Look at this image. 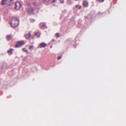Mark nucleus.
Listing matches in <instances>:
<instances>
[{
	"label": "nucleus",
	"mask_w": 126,
	"mask_h": 126,
	"mask_svg": "<svg viewBox=\"0 0 126 126\" xmlns=\"http://www.w3.org/2000/svg\"><path fill=\"white\" fill-rule=\"evenodd\" d=\"M10 24L12 27L15 28L18 25L19 20L16 17H13L11 19Z\"/></svg>",
	"instance_id": "obj_1"
},
{
	"label": "nucleus",
	"mask_w": 126,
	"mask_h": 126,
	"mask_svg": "<svg viewBox=\"0 0 126 126\" xmlns=\"http://www.w3.org/2000/svg\"><path fill=\"white\" fill-rule=\"evenodd\" d=\"M7 64L4 62H0V69L1 70H5L7 69Z\"/></svg>",
	"instance_id": "obj_2"
},
{
	"label": "nucleus",
	"mask_w": 126,
	"mask_h": 126,
	"mask_svg": "<svg viewBox=\"0 0 126 126\" xmlns=\"http://www.w3.org/2000/svg\"><path fill=\"white\" fill-rule=\"evenodd\" d=\"M26 12L29 15H34L35 14L34 13L35 9L34 8L32 7L27 8H26Z\"/></svg>",
	"instance_id": "obj_3"
},
{
	"label": "nucleus",
	"mask_w": 126,
	"mask_h": 126,
	"mask_svg": "<svg viewBox=\"0 0 126 126\" xmlns=\"http://www.w3.org/2000/svg\"><path fill=\"white\" fill-rule=\"evenodd\" d=\"M25 43L23 40H21V41H18L17 42L16 44L15 45V47L16 48H18L21 47L23 45L25 44Z\"/></svg>",
	"instance_id": "obj_4"
},
{
	"label": "nucleus",
	"mask_w": 126,
	"mask_h": 126,
	"mask_svg": "<svg viewBox=\"0 0 126 126\" xmlns=\"http://www.w3.org/2000/svg\"><path fill=\"white\" fill-rule=\"evenodd\" d=\"M15 10H19L22 6V4L19 1L15 3Z\"/></svg>",
	"instance_id": "obj_5"
},
{
	"label": "nucleus",
	"mask_w": 126,
	"mask_h": 126,
	"mask_svg": "<svg viewBox=\"0 0 126 126\" xmlns=\"http://www.w3.org/2000/svg\"><path fill=\"white\" fill-rule=\"evenodd\" d=\"M32 4L36 8H37L39 9H40L42 7V5L41 4L36 2L33 3Z\"/></svg>",
	"instance_id": "obj_6"
},
{
	"label": "nucleus",
	"mask_w": 126,
	"mask_h": 126,
	"mask_svg": "<svg viewBox=\"0 0 126 126\" xmlns=\"http://www.w3.org/2000/svg\"><path fill=\"white\" fill-rule=\"evenodd\" d=\"M40 28L41 29H46L47 28L46 25V23L42 22L40 23L39 25Z\"/></svg>",
	"instance_id": "obj_7"
},
{
	"label": "nucleus",
	"mask_w": 126,
	"mask_h": 126,
	"mask_svg": "<svg viewBox=\"0 0 126 126\" xmlns=\"http://www.w3.org/2000/svg\"><path fill=\"white\" fill-rule=\"evenodd\" d=\"M40 48H44L47 46V44L45 42H42L39 45Z\"/></svg>",
	"instance_id": "obj_8"
},
{
	"label": "nucleus",
	"mask_w": 126,
	"mask_h": 126,
	"mask_svg": "<svg viewBox=\"0 0 126 126\" xmlns=\"http://www.w3.org/2000/svg\"><path fill=\"white\" fill-rule=\"evenodd\" d=\"M13 48H10L8 50L7 52L8 53H9V55H11L13 54Z\"/></svg>",
	"instance_id": "obj_9"
},
{
	"label": "nucleus",
	"mask_w": 126,
	"mask_h": 126,
	"mask_svg": "<svg viewBox=\"0 0 126 126\" xmlns=\"http://www.w3.org/2000/svg\"><path fill=\"white\" fill-rule=\"evenodd\" d=\"M12 36L10 34H8L6 35V38L8 41H9L12 38Z\"/></svg>",
	"instance_id": "obj_10"
},
{
	"label": "nucleus",
	"mask_w": 126,
	"mask_h": 126,
	"mask_svg": "<svg viewBox=\"0 0 126 126\" xmlns=\"http://www.w3.org/2000/svg\"><path fill=\"white\" fill-rule=\"evenodd\" d=\"M10 1H9L8 2H7L6 3H5V5L7 6H9L12 4V2L13 0H10Z\"/></svg>",
	"instance_id": "obj_11"
},
{
	"label": "nucleus",
	"mask_w": 126,
	"mask_h": 126,
	"mask_svg": "<svg viewBox=\"0 0 126 126\" xmlns=\"http://www.w3.org/2000/svg\"><path fill=\"white\" fill-rule=\"evenodd\" d=\"M7 0H2L1 2V4L3 5H4V4H5V3H6Z\"/></svg>",
	"instance_id": "obj_12"
},
{
	"label": "nucleus",
	"mask_w": 126,
	"mask_h": 126,
	"mask_svg": "<svg viewBox=\"0 0 126 126\" xmlns=\"http://www.w3.org/2000/svg\"><path fill=\"white\" fill-rule=\"evenodd\" d=\"M31 35V34L30 33H29L27 34L26 36V39H29Z\"/></svg>",
	"instance_id": "obj_13"
},
{
	"label": "nucleus",
	"mask_w": 126,
	"mask_h": 126,
	"mask_svg": "<svg viewBox=\"0 0 126 126\" xmlns=\"http://www.w3.org/2000/svg\"><path fill=\"white\" fill-rule=\"evenodd\" d=\"M83 5L85 7H87L88 5V4L87 2L86 1H84L83 3Z\"/></svg>",
	"instance_id": "obj_14"
},
{
	"label": "nucleus",
	"mask_w": 126,
	"mask_h": 126,
	"mask_svg": "<svg viewBox=\"0 0 126 126\" xmlns=\"http://www.w3.org/2000/svg\"><path fill=\"white\" fill-rule=\"evenodd\" d=\"M38 33V32H36L34 34V36H35L37 35V38L40 37V34L39 35H37V34Z\"/></svg>",
	"instance_id": "obj_15"
},
{
	"label": "nucleus",
	"mask_w": 126,
	"mask_h": 126,
	"mask_svg": "<svg viewBox=\"0 0 126 126\" xmlns=\"http://www.w3.org/2000/svg\"><path fill=\"white\" fill-rule=\"evenodd\" d=\"M22 50L23 51L27 52L28 51V50L27 49H26V48H23L22 49Z\"/></svg>",
	"instance_id": "obj_16"
},
{
	"label": "nucleus",
	"mask_w": 126,
	"mask_h": 126,
	"mask_svg": "<svg viewBox=\"0 0 126 126\" xmlns=\"http://www.w3.org/2000/svg\"><path fill=\"white\" fill-rule=\"evenodd\" d=\"M56 36L57 37H60V34L59 33H57L56 34Z\"/></svg>",
	"instance_id": "obj_17"
},
{
	"label": "nucleus",
	"mask_w": 126,
	"mask_h": 126,
	"mask_svg": "<svg viewBox=\"0 0 126 126\" xmlns=\"http://www.w3.org/2000/svg\"><path fill=\"white\" fill-rule=\"evenodd\" d=\"M33 47V46H29V49H31Z\"/></svg>",
	"instance_id": "obj_18"
},
{
	"label": "nucleus",
	"mask_w": 126,
	"mask_h": 126,
	"mask_svg": "<svg viewBox=\"0 0 126 126\" xmlns=\"http://www.w3.org/2000/svg\"><path fill=\"white\" fill-rule=\"evenodd\" d=\"M27 5L28 6H31V4L30 3V2H28L27 3Z\"/></svg>",
	"instance_id": "obj_19"
},
{
	"label": "nucleus",
	"mask_w": 126,
	"mask_h": 126,
	"mask_svg": "<svg viewBox=\"0 0 126 126\" xmlns=\"http://www.w3.org/2000/svg\"><path fill=\"white\" fill-rule=\"evenodd\" d=\"M62 56L58 57V59L59 60V59H60L62 58Z\"/></svg>",
	"instance_id": "obj_20"
},
{
	"label": "nucleus",
	"mask_w": 126,
	"mask_h": 126,
	"mask_svg": "<svg viewBox=\"0 0 126 126\" xmlns=\"http://www.w3.org/2000/svg\"><path fill=\"white\" fill-rule=\"evenodd\" d=\"M43 2L44 3H45V2H47V0H43Z\"/></svg>",
	"instance_id": "obj_21"
},
{
	"label": "nucleus",
	"mask_w": 126,
	"mask_h": 126,
	"mask_svg": "<svg viewBox=\"0 0 126 126\" xmlns=\"http://www.w3.org/2000/svg\"><path fill=\"white\" fill-rule=\"evenodd\" d=\"M64 1L63 0H62V1H60V3H64Z\"/></svg>",
	"instance_id": "obj_22"
},
{
	"label": "nucleus",
	"mask_w": 126,
	"mask_h": 126,
	"mask_svg": "<svg viewBox=\"0 0 126 126\" xmlns=\"http://www.w3.org/2000/svg\"><path fill=\"white\" fill-rule=\"evenodd\" d=\"M57 0H53V1H52V2L53 3H54V2H56V1Z\"/></svg>",
	"instance_id": "obj_23"
},
{
	"label": "nucleus",
	"mask_w": 126,
	"mask_h": 126,
	"mask_svg": "<svg viewBox=\"0 0 126 126\" xmlns=\"http://www.w3.org/2000/svg\"><path fill=\"white\" fill-rule=\"evenodd\" d=\"M32 38L33 39L34 38V36H32Z\"/></svg>",
	"instance_id": "obj_24"
},
{
	"label": "nucleus",
	"mask_w": 126,
	"mask_h": 126,
	"mask_svg": "<svg viewBox=\"0 0 126 126\" xmlns=\"http://www.w3.org/2000/svg\"><path fill=\"white\" fill-rule=\"evenodd\" d=\"M78 5H76V7H78Z\"/></svg>",
	"instance_id": "obj_25"
},
{
	"label": "nucleus",
	"mask_w": 126,
	"mask_h": 126,
	"mask_svg": "<svg viewBox=\"0 0 126 126\" xmlns=\"http://www.w3.org/2000/svg\"><path fill=\"white\" fill-rule=\"evenodd\" d=\"M81 6H80V7H79V9H81Z\"/></svg>",
	"instance_id": "obj_26"
},
{
	"label": "nucleus",
	"mask_w": 126,
	"mask_h": 126,
	"mask_svg": "<svg viewBox=\"0 0 126 126\" xmlns=\"http://www.w3.org/2000/svg\"><path fill=\"white\" fill-rule=\"evenodd\" d=\"M25 59H23L22 60H23V61H25Z\"/></svg>",
	"instance_id": "obj_27"
},
{
	"label": "nucleus",
	"mask_w": 126,
	"mask_h": 126,
	"mask_svg": "<svg viewBox=\"0 0 126 126\" xmlns=\"http://www.w3.org/2000/svg\"><path fill=\"white\" fill-rule=\"evenodd\" d=\"M97 1H100L101 0H96Z\"/></svg>",
	"instance_id": "obj_28"
},
{
	"label": "nucleus",
	"mask_w": 126,
	"mask_h": 126,
	"mask_svg": "<svg viewBox=\"0 0 126 126\" xmlns=\"http://www.w3.org/2000/svg\"><path fill=\"white\" fill-rule=\"evenodd\" d=\"M52 46H51L50 47V48H52Z\"/></svg>",
	"instance_id": "obj_29"
},
{
	"label": "nucleus",
	"mask_w": 126,
	"mask_h": 126,
	"mask_svg": "<svg viewBox=\"0 0 126 126\" xmlns=\"http://www.w3.org/2000/svg\"><path fill=\"white\" fill-rule=\"evenodd\" d=\"M102 0V2H103L104 1V0Z\"/></svg>",
	"instance_id": "obj_30"
},
{
	"label": "nucleus",
	"mask_w": 126,
	"mask_h": 126,
	"mask_svg": "<svg viewBox=\"0 0 126 126\" xmlns=\"http://www.w3.org/2000/svg\"><path fill=\"white\" fill-rule=\"evenodd\" d=\"M33 43H31V44H33Z\"/></svg>",
	"instance_id": "obj_31"
},
{
	"label": "nucleus",
	"mask_w": 126,
	"mask_h": 126,
	"mask_svg": "<svg viewBox=\"0 0 126 126\" xmlns=\"http://www.w3.org/2000/svg\"><path fill=\"white\" fill-rule=\"evenodd\" d=\"M33 20H34V21H35V20L34 19H33Z\"/></svg>",
	"instance_id": "obj_32"
},
{
	"label": "nucleus",
	"mask_w": 126,
	"mask_h": 126,
	"mask_svg": "<svg viewBox=\"0 0 126 126\" xmlns=\"http://www.w3.org/2000/svg\"><path fill=\"white\" fill-rule=\"evenodd\" d=\"M38 12H39V11H37V13H38Z\"/></svg>",
	"instance_id": "obj_33"
}]
</instances>
